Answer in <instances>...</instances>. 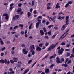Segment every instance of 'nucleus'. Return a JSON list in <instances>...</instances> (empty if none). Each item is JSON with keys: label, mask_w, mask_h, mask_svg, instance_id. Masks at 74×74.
<instances>
[{"label": "nucleus", "mask_w": 74, "mask_h": 74, "mask_svg": "<svg viewBox=\"0 0 74 74\" xmlns=\"http://www.w3.org/2000/svg\"><path fill=\"white\" fill-rule=\"evenodd\" d=\"M69 16H66L65 18V25H63L62 26V27L61 29V30L62 31L64 30H65V28L67 27L66 26H67L69 24Z\"/></svg>", "instance_id": "f257e3e1"}, {"label": "nucleus", "mask_w": 74, "mask_h": 74, "mask_svg": "<svg viewBox=\"0 0 74 74\" xmlns=\"http://www.w3.org/2000/svg\"><path fill=\"white\" fill-rule=\"evenodd\" d=\"M1 63L2 64L5 63V64H10V61L8 60L7 61V60L6 59H5L4 60L1 59V60H0V63Z\"/></svg>", "instance_id": "f03ea898"}, {"label": "nucleus", "mask_w": 74, "mask_h": 74, "mask_svg": "<svg viewBox=\"0 0 74 74\" xmlns=\"http://www.w3.org/2000/svg\"><path fill=\"white\" fill-rule=\"evenodd\" d=\"M56 47L54 44H52L48 48L47 51H51L52 49H53Z\"/></svg>", "instance_id": "7ed1b4c3"}, {"label": "nucleus", "mask_w": 74, "mask_h": 74, "mask_svg": "<svg viewBox=\"0 0 74 74\" xmlns=\"http://www.w3.org/2000/svg\"><path fill=\"white\" fill-rule=\"evenodd\" d=\"M37 20L38 22L36 23V28H38V27H39V25H40L41 23V21L39 19Z\"/></svg>", "instance_id": "20e7f679"}, {"label": "nucleus", "mask_w": 74, "mask_h": 74, "mask_svg": "<svg viewBox=\"0 0 74 74\" xmlns=\"http://www.w3.org/2000/svg\"><path fill=\"white\" fill-rule=\"evenodd\" d=\"M56 54H54V56H52L49 58V59L50 60V62H52V60L51 59H52V58H53V59L55 58H56Z\"/></svg>", "instance_id": "39448f33"}, {"label": "nucleus", "mask_w": 74, "mask_h": 74, "mask_svg": "<svg viewBox=\"0 0 74 74\" xmlns=\"http://www.w3.org/2000/svg\"><path fill=\"white\" fill-rule=\"evenodd\" d=\"M22 50L23 53H24V55H27V53H28L27 50L26 51V50L25 49H23Z\"/></svg>", "instance_id": "423d86ee"}, {"label": "nucleus", "mask_w": 74, "mask_h": 74, "mask_svg": "<svg viewBox=\"0 0 74 74\" xmlns=\"http://www.w3.org/2000/svg\"><path fill=\"white\" fill-rule=\"evenodd\" d=\"M36 50L37 51H41V48L40 47L38 46H36Z\"/></svg>", "instance_id": "0eeeda50"}, {"label": "nucleus", "mask_w": 74, "mask_h": 74, "mask_svg": "<svg viewBox=\"0 0 74 74\" xmlns=\"http://www.w3.org/2000/svg\"><path fill=\"white\" fill-rule=\"evenodd\" d=\"M45 72L46 74H48L49 73V69L48 68H46L45 69Z\"/></svg>", "instance_id": "6e6552de"}, {"label": "nucleus", "mask_w": 74, "mask_h": 74, "mask_svg": "<svg viewBox=\"0 0 74 74\" xmlns=\"http://www.w3.org/2000/svg\"><path fill=\"white\" fill-rule=\"evenodd\" d=\"M40 33L41 34V36H43L44 34V32L43 31V30H41L40 31Z\"/></svg>", "instance_id": "1a4fd4ad"}, {"label": "nucleus", "mask_w": 74, "mask_h": 74, "mask_svg": "<svg viewBox=\"0 0 74 74\" xmlns=\"http://www.w3.org/2000/svg\"><path fill=\"white\" fill-rule=\"evenodd\" d=\"M63 53V51H62L60 49L58 50V54H59V55H61V54H62Z\"/></svg>", "instance_id": "9d476101"}, {"label": "nucleus", "mask_w": 74, "mask_h": 74, "mask_svg": "<svg viewBox=\"0 0 74 74\" xmlns=\"http://www.w3.org/2000/svg\"><path fill=\"white\" fill-rule=\"evenodd\" d=\"M13 60H14V61H16V63L17 62V60H18V59L16 57H13Z\"/></svg>", "instance_id": "9b49d317"}, {"label": "nucleus", "mask_w": 74, "mask_h": 74, "mask_svg": "<svg viewBox=\"0 0 74 74\" xmlns=\"http://www.w3.org/2000/svg\"><path fill=\"white\" fill-rule=\"evenodd\" d=\"M29 69H27L25 70V71L23 72V73L22 74H25L29 71Z\"/></svg>", "instance_id": "f8f14e48"}, {"label": "nucleus", "mask_w": 74, "mask_h": 74, "mask_svg": "<svg viewBox=\"0 0 74 74\" xmlns=\"http://www.w3.org/2000/svg\"><path fill=\"white\" fill-rule=\"evenodd\" d=\"M27 15L28 18H30V16H31V13H30V12H29L27 13Z\"/></svg>", "instance_id": "ddd939ff"}, {"label": "nucleus", "mask_w": 74, "mask_h": 74, "mask_svg": "<svg viewBox=\"0 0 74 74\" xmlns=\"http://www.w3.org/2000/svg\"><path fill=\"white\" fill-rule=\"evenodd\" d=\"M64 19V18L63 17H61L60 16H59L57 18L58 19Z\"/></svg>", "instance_id": "4468645a"}, {"label": "nucleus", "mask_w": 74, "mask_h": 74, "mask_svg": "<svg viewBox=\"0 0 74 74\" xmlns=\"http://www.w3.org/2000/svg\"><path fill=\"white\" fill-rule=\"evenodd\" d=\"M21 11H22V9H21V8H20L19 9H18L17 10L16 12H18L17 14H19V12H21Z\"/></svg>", "instance_id": "2eb2a0df"}, {"label": "nucleus", "mask_w": 74, "mask_h": 74, "mask_svg": "<svg viewBox=\"0 0 74 74\" xmlns=\"http://www.w3.org/2000/svg\"><path fill=\"white\" fill-rule=\"evenodd\" d=\"M10 62L11 63H12V64H14V63H16V61H13L12 60H10Z\"/></svg>", "instance_id": "dca6fc26"}, {"label": "nucleus", "mask_w": 74, "mask_h": 74, "mask_svg": "<svg viewBox=\"0 0 74 74\" xmlns=\"http://www.w3.org/2000/svg\"><path fill=\"white\" fill-rule=\"evenodd\" d=\"M37 61H36L35 63H33V64L32 65V66L31 67V68H33V67H34V66L36 64V63H37Z\"/></svg>", "instance_id": "f3484780"}, {"label": "nucleus", "mask_w": 74, "mask_h": 74, "mask_svg": "<svg viewBox=\"0 0 74 74\" xmlns=\"http://www.w3.org/2000/svg\"><path fill=\"white\" fill-rule=\"evenodd\" d=\"M32 48H33L34 49H35V48L34 45H32V46H30V48L32 49Z\"/></svg>", "instance_id": "a211bd4d"}, {"label": "nucleus", "mask_w": 74, "mask_h": 74, "mask_svg": "<svg viewBox=\"0 0 74 74\" xmlns=\"http://www.w3.org/2000/svg\"><path fill=\"white\" fill-rule=\"evenodd\" d=\"M56 34H54L52 36V38L53 39H55V38L56 37Z\"/></svg>", "instance_id": "6ab92c4d"}, {"label": "nucleus", "mask_w": 74, "mask_h": 74, "mask_svg": "<svg viewBox=\"0 0 74 74\" xmlns=\"http://www.w3.org/2000/svg\"><path fill=\"white\" fill-rule=\"evenodd\" d=\"M47 34L49 36L51 35V31H50L47 32Z\"/></svg>", "instance_id": "aec40b11"}, {"label": "nucleus", "mask_w": 74, "mask_h": 74, "mask_svg": "<svg viewBox=\"0 0 74 74\" xmlns=\"http://www.w3.org/2000/svg\"><path fill=\"white\" fill-rule=\"evenodd\" d=\"M42 17L41 16H40L38 17L36 19H42Z\"/></svg>", "instance_id": "412c9836"}, {"label": "nucleus", "mask_w": 74, "mask_h": 74, "mask_svg": "<svg viewBox=\"0 0 74 74\" xmlns=\"http://www.w3.org/2000/svg\"><path fill=\"white\" fill-rule=\"evenodd\" d=\"M54 66H55L54 64H52L50 66L49 68H50V69L51 68H53V67H54Z\"/></svg>", "instance_id": "4be33fe9"}, {"label": "nucleus", "mask_w": 74, "mask_h": 74, "mask_svg": "<svg viewBox=\"0 0 74 74\" xmlns=\"http://www.w3.org/2000/svg\"><path fill=\"white\" fill-rule=\"evenodd\" d=\"M48 56V55H47L46 56H45L42 60H43L44 59H46L47 58Z\"/></svg>", "instance_id": "5701e85b"}, {"label": "nucleus", "mask_w": 74, "mask_h": 74, "mask_svg": "<svg viewBox=\"0 0 74 74\" xmlns=\"http://www.w3.org/2000/svg\"><path fill=\"white\" fill-rule=\"evenodd\" d=\"M32 62V60H31L28 61V64H30Z\"/></svg>", "instance_id": "b1692460"}, {"label": "nucleus", "mask_w": 74, "mask_h": 74, "mask_svg": "<svg viewBox=\"0 0 74 74\" xmlns=\"http://www.w3.org/2000/svg\"><path fill=\"white\" fill-rule=\"evenodd\" d=\"M42 45H43V43H40L39 45V46L40 47H42Z\"/></svg>", "instance_id": "393cba45"}, {"label": "nucleus", "mask_w": 74, "mask_h": 74, "mask_svg": "<svg viewBox=\"0 0 74 74\" xmlns=\"http://www.w3.org/2000/svg\"><path fill=\"white\" fill-rule=\"evenodd\" d=\"M64 66L65 67H68V65L66 63H65L64 65Z\"/></svg>", "instance_id": "a878e982"}, {"label": "nucleus", "mask_w": 74, "mask_h": 74, "mask_svg": "<svg viewBox=\"0 0 74 74\" xmlns=\"http://www.w3.org/2000/svg\"><path fill=\"white\" fill-rule=\"evenodd\" d=\"M69 30L70 29H68V30H67L66 32H65L63 34H64V35L65 34H66V33H67V32H69Z\"/></svg>", "instance_id": "bb28decb"}, {"label": "nucleus", "mask_w": 74, "mask_h": 74, "mask_svg": "<svg viewBox=\"0 0 74 74\" xmlns=\"http://www.w3.org/2000/svg\"><path fill=\"white\" fill-rule=\"evenodd\" d=\"M19 15H15V17L16 19H19Z\"/></svg>", "instance_id": "cd10ccee"}, {"label": "nucleus", "mask_w": 74, "mask_h": 74, "mask_svg": "<svg viewBox=\"0 0 74 74\" xmlns=\"http://www.w3.org/2000/svg\"><path fill=\"white\" fill-rule=\"evenodd\" d=\"M53 26V25H50L49 26H48V28H49V29H51V27H52Z\"/></svg>", "instance_id": "c85d7f7f"}, {"label": "nucleus", "mask_w": 74, "mask_h": 74, "mask_svg": "<svg viewBox=\"0 0 74 74\" xmlns=\"http://www.w3.org/2000/svg\"><path fill=\"white\" fill-rule=\"evenodd\" d=\"M70 56V53H67L66 54V57H69V56Z\"/></svg>", "instance_id": "c756f323"}, {"label": "nucleus", "mask_w": 74, "mask_h": 74, "mask_svg": "<svg viewBox=\"0 0 74 74\" xmlns=\"http://www.w3.org/2000/svg\"><path fill=\"white\" fill-rule=\"evenodd\" d=\"M54 29L55 30H57L58 29V27H57L56 26L54 27Z\"/></svg>", "instance_id": "7c9ffc66"}, {"label": "nucleus", "mask_w": 74, "mask_h": 74, "mask_svg": "<svg viewBox=\"0 0 74 74\" xmlns=\"http://www.w3.org/2000/svg\"><path fill=\"white\" fill-rule=\"evenodd\" d=\"M56 63H57V64H59V63H60V60H57Z\"/></svg>", "instance_id": "2f4dec72"}, {"label": "nucleus", "mask_w": 74, "mask_h": 74, "mask_svg": "<svg viewBox=\"0 0 74 74\" xmlns=\"http://www.w3.org/2000/svg\"><path fill=\"white\" fill-rule=\"evenodd\" d=\"M60 45H65V43L64 42H62L60 44Z\"/></svg>", "instance_id": "473e14b6"}, {"label": "nucleus", "mask_w": 74, "mask_h": 74, "mask_svg": "<svg viewBox=\"0 0 74 74\" xmlns=\"http://www.w3.org/2000/svg\"><path fill=\"white\" fill-rule=\"evenodd\" d=\"M74 55L73 54H71V56H70V58H74Z\"/></svg>", "instance_id": "72a5a7b5"}, {"label": "nucleus", "mask_w": 74, "mask_h": 74, "mask_svg": "<svg viewBox=\"0 0 74 74\" xmlns=\"http://www.w3.org/2000/svg\"><path fill=\"white\" fill-rule=\"evenodd\" d=\"M21 34H22V35H23V34H24V31H21Z\"/></svg>", "instance_id": "f704fd0d"}, {"label": "nucleus", "mask_w": 74, "mask_h": 74, "mask_svg": "<svg viewBox=\"0 0 74 74\" xmlns=\"http://www.w3.org/2000/svg\"><path fill=\"white\" fill-rule=\"evenodd\" d=\"M5 49V47H4L2 48L1 50L2 51H3Z\"/></svg>", "instance_id": "c9c22d12"}, {"label": "nucleus", "mask_w": 74, "mask_h": 74, "mask_svg": "<svg viewBox=\"0 0 74 74\" xmlns=\"http://www.w3.org/2000/svg\"><path fill=\"white\" fill-rule=\"evenodd\" d=\"M71 60H69L67 64H69L70 63H71Z\"/></svg>", "instance_id": "e433bc0d"}, {"label": "nucleus", "mask_w": 74, "mask_h": 74, "mask_svg": "<svg viewBox=\"0 0 74 74\" xmlns=\"http://www.w3.org/2000/svg\"><path fill=\"white\" fill-rule=\"evenodd\" d=\"M42 29L43 30L44 32H47V30H46V29L45 28H43Z\"/></svg>", "instance_id": "4c0bfd02"}, {"label": "nucleus", "mask_w": 74, "mask_h": 74, "mask_svg": "<svg viewBox=\"0 0 74 74\" xmlns=\"http://www.w3.org/2000/svg\"><path fill=\"white\" fill-rule=\"evenodd\" d=\"M48 45H49V43L48 42H46L45 44V46L46 47H48Z\"/></svg>", "instance_id": "58836bf2"}, {"label": "nucleus", "mask_w": 74, "mask_h": 74, "mask_svg": "<svg viewBox=\"0 0 74 74\" xmlns=\"http://www.w3.org/2000/svg\"><path fill=\"white\" fill-rule=\"evenodd\" d=\"M19 26L21 27H23V24H20L19 25Z\"/></svg>", "instance_id": "ea45409f"}, {"label": "nucleus", "mask_w": 74, "mask_h": 74, "mask_svg": "<svg viewBox=\"0 0 74 74\" xmlns=\"http://www.w3.org/2000/svg\"><path fill=\"white\" fill-rule=\"evenodd\" d=\"M33 12L34 14H36L37 12V11L35 10Z\"/></svg>", "instance_id": "a19ab883"}, {"label": "nucleus", "mask_w": 74, "mask_h": 74, "mask_svg": "<svg viewBox=\"0 0 74 74\" xmlns=\"http://www.w3.org/2000/svg\"><path fill=\"white\" fill-rule=\"evenodd\" d=\"M50 5L51 3H49L46 5V6H47V7H49V6H50Z\"/></svg>", "instance_id": "79ce46f5"}, {"label": "nucleus", "mask_w": 74, "mask_h": 74, "mask_svg": "<svg viewBox=\"0 0 74 74\" xmlns=\"http://www.w3.org/2000/svg\"><path fill=\"white\" fill-rule=\"evenodd\" d=\"M34 54H35V52L34 51H33L32 53V55H34Z\"/></svg>", "instance_id": "37998d69"}, {"label": "nucleus", "mask_w": 74, "mask_h": 74, "mask_svg": "<svg viewBox=\"0 0 74 74\" xmlns=\"http://www.w3.org/2000/svg\"><path fill=\"white\" fill-rule=\"evenodd\" d=\"M21 65L20 64H18L17 65V67H18L19 68L20 67H21Z\"/></svg>", "instance_id": "c03bdc74"}, {"label": "nucleus", "mask_w": 74, "mask_h": 74, "mask_svg": "<svg viewBox=\"0 0 74 74\" xmlns=\"http://www.w3.org/2000/svg\"><path fill=\"white\" fill-rule=\"evenodd\" d=\"M18 26H16L15 27H14L13 28L14 29H16L17 28H18Z\"/></svg>", "instance_id": "a18cd8bd"}, {"label": "nucleus", "mask_w": 74, "mask_h": 74, "mask_svg": "<svg viewBox=\"0 0 74 74\" xmlns=\"http://www.w3.org/2000/svg\"><path fill=\"white\" fill-rule=\"evenodd\" d=\"M18 64H21V65H22V62L21 61H18Z\"/></svg>", "instance_id": "49530a36"}, {"label": "nucleus", "mask_w": 74, "mask_h": 74, "mask_svg": "<svg viewBox=\"0 0 74 74\" xmlns=\"http://www.w3.org/2000/svg\"><path fill=\"white\" fill-rule=\"evenodd\" d=\"M69 5V4L67 3L66 5L65 6V8H66V7H68Z\"/></svg>", "instance_id": "de8ad7c7"}, {"label": "nucleus", "mask_w": 74, "mask_h": 74, "mask_svg": "<svg viewBox=\"0 0 74 74\" xmlns=\"http://www.w3.org/2000/svg\"><path fill=\"white\" fill-rule=\"evenodd\" d=\"M22 3H19L18 4V6L19 7H21L22 6Z\"/></svg>", "instance_id": "09e8293b"}, {"label": "nucleus", "mask_w": 74, "mask_h": 74, "mask_svg": "<svg viewBox=\"0 0 74 74\" xmlns=\"http://www.w3.org/2000/svg\"><path fill=\"white\" fill-rule=\"evenodd\" d=\"M4 53H2L1 54V56H4Z\"/></svg>", "instance_id": "8fccbe9b"}, {"label": "nucleus", "mask_w": 74, "mask_h": 74, "mask_svg": "<svg viewBox=\"0 0 74 74\" xmlns=\"http://www.w3.org/2000/svg\"><path fill=\"white\" fill-rule=\"evenodd\" d=\"M56 8L57 9H58V8H60V6H56Z\"/></svg>", "instance_id": "3c124183"}, {"label": "nucleus", "mask_w": 74, "mask_h": 74, "mask_svg": "<svg viewBox=\"0 0 74 74\" xmlns=\"http://www.w3.org/2000/svg\"><path fill=\"white\" fill-rule=\"evenodd\" d=\"M68 5H69V4H72V2H71V1H69L68 2Z\"/></svg>", "instance_id": "603ef678"}, {"label": "nucleus", "mask_w": 74, "mask_h": 74, "mask_svg": "<svg viewBox=\"0 0 74 74\" xmlns=\"http://www.w3.org/2000/svg\"><path fill=\"white\" fill-rule=\"evenodd\" d=\"M68 60H69V59L68 58L66 59L65 62V63H66L67 62H68Z\"/></svg>", "instance_id": "864d4df0"}, {"label": "nucleus", "mask_w": 74, "mask_h": 74, "mask_svg": "<svg viewBox=\"0 0 74 74\" xmlns=\"http://www.w3.org/2000/svg\"><path fill=\"white\" fill-rule=\"evenodd\" d=\"M0 42L2 45H3V44H4V42H3V41L1 40L0 41Z\"/></svg>", "instance_id": "5fc2aeb1"}, {"label": "nucleus", "mask_w": 74, "mask_h": 74, "mask_svg": "<svg viewBox=\"0 0 74 74\" xmlns=\"http://www.w3.org/2000/svg\"><path fill=\"white\" fill-rule=\"evenodd\" d=\"M51 9L50 7L47 6V10H49V9Z\"/></svg>", "instance_id": "6e6d98bb"}, {"label": "nucleus", "mask_w": 74, "mask_h": 74, "mask_svg": "<svg viewBox=\"0 0 74 74\" xmlns=\"http://www.w3.org/2000/svg\"><path fill=\"white\" fill-rule=\"evenodd\" d=\"M72 54H74V47L72 49Z\"/></svg>", "instance_id": "4d7b16f0"}, {"label": "nucleus", "mask_w": 74, "mask_h": 74, "mask_svg": "<svg viewBox=\"0 0 74 74\" xmlns=\"http://www.w3.org/2000/svg\"><path fill=\"white\" fill-rule=\"evenodd\" d=\"M15 72L14 71H12L10 72V74H14Z\"/></svg>", "instance_id": "13d9d810"}, {"label": "nucleus", "mask_w": 74, "mask_h": 74, "mask_svg": "<svg viewBox=\"0 0 74 74\" xmlns=\"http://www.w3.org/2000/svg\"><path fill=\"white\" fill-rule=\"evenodd\" d=\"M21 46L22 47H25V45L24 44H22L21 45Z\"/></svg>", "instance_id": "bf43d9fd"}, {"label": "nucleus", "mask_w": 74, "mask_h": 74, "mask_svg": "<svg viewBox=\"0 0 74 74\" xmlns=\"http://www.w3.org/2000/svg\"><path fill=\"white\" fill-rule=\"evenodd\" d=\"M15 53V51H11V53L12 54V55H14Z\"/></svg>", "instance_id": "052dcab7"}, {"label": "nucleus", "mask_w": 74, "mask_h": 74, "mask_svg": "<svg viewBox=\"0 0 74 74\" xmlns=\"http://www.w3.org/2000/svg\"><path fill=\"white\" fill-rule=\"evenodd\" d=\"M60 50H61V51H62V52H63V51H64V49H63L62 48H61Z\"/></svg>", "instance_id": "680f3d73"}, {"label": "nucleus", "mask_w": 74, "mask_h": 74, "mask_svg": "<svg viewBox=\"0 0 74 74\" xmlns=\"http://www.w3.org/2000/svg\"><path fill=\"white\" fill-rule=\"evenodd\" d=\"M45 38H47V39H48L49 38L48 37V36H46L45 37Z\"/></svg>", "instance_id": "e2e57ef3"}, {"label": "nucleus", "mask_w": 74, "mask_h": 74, "mask_svg": "<svg viewBox=\"0 0 74 74\" xmlns=\"http://www.w3.org/2000/svg\"><path fill=\"white\" fill-rule=\"evenodd\" d=\"M33 8H31L30 10V12H32V11H33Z\"/></svg>", "instance_id": "0e129e2a"}, {"label": "nucleus", "mask_w": 74, "mask_h": 74, "mask_svg": "<svg viewBox=\"0 0 74 74\" xmlns=\"http://www.w3.org/2000/svg\"><path fill=\"white\" fill-rule=\"evenodd\" d=\"M32 6H33L34 5V1H32Z\"/></svg>", "instance_id": "69168bd1"}, {"label": "nucleus", "mask_w": 74, "mask_h": 74, "mask_svg": "<svg viewBox=\"0 0 74 74\" xmlns=\"http://www.w3.org/2000/svg\"><path fill=\"white\" fill-rule=\"evenodd\" d=\"M71 38H73V37H74V34L71 35Z\"/></svg>", "instance_id": "338daca9"}, {"label": "nucleus", "mask_w": 74, "mask_h": 74, "mask_svg": "<svg viewBox=\"0 0 74 74\" xmlns=\"http://www.w3.org/2000/svg\"><path fill=\"white\" fill-rule=\"evenodd\" d=\"M23 14V12L22 11L20 13V15H22Z\"/></svg>", "instance_id": "774afa93"}]
</instances>
